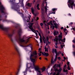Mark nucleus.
Listing matches in <instances>:
<instances>
[{"label":"nucleus","mask_w":75,"mask_h":75,"mask_svg":"<svg viewBox=\"0 0 75 75\" xmlns=\"http://www.w3.org/2000/svg\"><path fill=\"white\" fill-rule=\"evenodd\" d=\"M69 62H67V66H69Z\"/></svg>","instance_id":"obj_38"},{"label":"nucleus","mask_w":75,"mask_h":75,"mask_svg":"<svg viewBox=\"0 0 75 75\" xmlns=\"http://www.w3.org/2000/svg\"><path fill=\"white\" fill-rule=\"evenodd\" d=\"M45 22H46V21H43V23H44L45 25H46V24H45Z\"/></svg>","instance_id":"obj_44"},{"label":"nucleus","mask_w":75,"mask_h":75,"mask_svg":"<svg viewBox=\"0 0 75 75\" xmlns=\"http://www.w3.org/2000/svg\"><path fill=\"white\" fill-rule=\"evenodd\" d=\"M57 55H56L55 56V57L54 60V61H53L54 60V57H52L51 59V63H52V64H54V63L56 62V61H57Z\"/></svg>","instance_id":"obj_6"},{"label":"nucleus","mask_w":75,"mask_h":75,"mask_svg":"<svg viewBox=\"0 0 75 75\" xmlns=\"http://www.w3.org/2000/svg\"><path fill=\"white\" fill-rule=\"evenodd\" d=\"M62 56H64V54H63V53H62Z\"/></svg>","instance_id":"obj_53"},{"label":"nucleus","mask_w":75,"mask_h":75,"mask_svg":"<svg viewBox=\"0 0 75 75\" xmlns=\"http://www.w3.org/2000/svg\"><path fill=\"white\" fill-rule=\"evenodd\" d=\"M53 68H56V64H54L53 67Z\"/></svg>","instance_id":"obj_29"},{"label":"nucleus","mask_w":75,"mask_h":75,"mask_svg":"<svg viewBox=\"0 0 75 75\" xmlns=\"http://www.w3.org/2000/svg\"><path fill=\"white\" fill-rule=\"evenodd\" d=\"M37 9L38 10H40V8H39V4H38L37 5Z\"/></svg>","instance_id":"obj_21"},{"label":"nucleus","mask_w":75,"mask_h":75,"mask_svg":"<svg viewBox=\"0 0 75 75\" xmlns=\"http://www.w3.org/2000/svg\"><path fill=\"white\" fill-rule=\"evenodd\" d=\"M40 25L41 26H42L43 25V23H41L40 24Z\"/></svg>","instance_id":"obj_37"},{"label":"nucleus","mask_w":75,"mask_h":75,"mask_svg":"<svg viewBox=\"0 0 75 75\" xmlns=\"http://www.w3.org/2000/svg\"><path fill=\"white\" fill-rule=\"evenodd\" d=\"M41 53H40L38 54V55L39 56V57L41 56Z\"/></svg>","instance_id":"obj_34"},{"label":"nucleus","mask_w":75,"mask_h":75,"mask_svg":"<svg viewBox=\"0 0 75 75\" xmlns=\"http://www.w3.org/2000/svg\"><path fill=\"white\" fill-rule=\"evenodd\" d=\"M64 59H66V58H65V57H64Z\"/></svg>","instance_id":"obj_61"},{"label":"nucleus","mask_w":75,"mask_h":75,"mask_svg":"<svg viewBox=\"0 0 75 75\" xmlns=\"http://www.w3.org/2000/svg\"><path fill=\"white\" fill-rule=\"evenodd\" d=\"M31 65V64H28V65Z\"/></svg>","instance_id":"obj_60"},{"label":"nucleus","mask_w":75,"mask_h":75,"mask_svg":"<svg viewBox=\"0 0 75 75\" xmlns=\"http://www.w3.org/2000/svg\"><path fill=\"white\" fill-rule=\"evenodd\" d=\"M73 24V23L71 22L70 23V24H71H71Z\"/></svg>","instance_id":"obj_51"},{"label":"nucleus","mask_w":75,"mask_h":75,"mask_svg":"<svg viewBox=\"0 0 75 75\" xmlns=\"http://www.w3.org/2000/svg\"><path fill=\"white\" fill-rule=\"evenodd\" d=\"M29 68H33V67L31 66H30L29 67Z\"/></svg>","instance_id":"obj_40"},{"label":"nucleus","mask_w":75,"mask_h":75,"mask_svg":"<svg viewBox=\"0 0 75 75\" xmlns=\"http://www.w3.org/2000/svg\"><path fill=\"white\" fill-rule=\"evenodd\" d=\"M51 14H55V12H52V13H51Z\"/></svg>","instance_id":"obj_42"},{"label":"nucleus","mask_w":75,"mask_h":75,"mask_svg":"<svg viewBox=\"0 0 75 75\" xmlns=\"http://www.w3.org/2000/svg\"><path fill=\"white\" fill-rule=\"evenodd\" d=\"M42 39L43 40V42L44 43H49V38H48V37L47 36L46 37V39H45V38L44 36H43L42 37Z\"/></svg>","instance_id":"obj_4"},{"label":"nucleus","mask_w":75,"mask_h":75,"mask_svg":"<svg viewBox=\"0 0 75 75\" xmlns=\"http://www.w3.org/2000/svg\"><path fill=\"white\" fill-rule=\"evenodd\" d=\"M4 10V8L3 7V6L1 4V3L0 1V11L3 13V11Z\"/></svg>","instance_id":"obj_7"},{"label":"nucleus","mask_w":75,"mask_h":75,"mask_svg":"<svg viewBox=\"0 0 75 75\" xmlns=\"http://www.w3.org/2000/svg\"><path fill=\"white\" fill-rule=\"evenodd\" d=\"M32 57H34L35 58H37L38 57L37 51H34L33 52V54H31L30 57V59L31 61H32V62L33 63V65L35 69V71H36V72H38L39 73H41V71L40 70V68H39V67H38V66H35V63H34L35 62V59H34L32 58Z\"/></svg>","instance_id":"obj_1"},{"label":"nucleus","mask_w":75,"mask_h":75,"mask_svg":"<svg viewBox=\"0 0 75 75\" xmlns=\"http://www.w3.org/2000/svg\"><path fill=\"white\" fill-rule=\"evenodd\" d=\"M36 32L38 33V30H36Z\"/></svg>","instance_id":"obj_63"},{"label":"nucleus","mask_w":75,"mask_h":75,"mask_svg":"<svg viewBox=\"0 0 75 75\" xmlns=\"http://www.w3.org/2000/svg\"><path fill=\"white\" fill-rule=\"evenodd\" d=\"M62 33H61V32L60 33V35H62Z\"/></svg>","instance_id":"obj_56"},{"label":"nucleus","mask_w":75,"mask_h":75,"mask_svg":"<svg viewBox=\"0 0 75 75\" xmlns=\"http://www.w3.org/2000/svg\"><path fill=\"white\" fill-rule=\"evenodd\" d=\"M68 3H69V4L68 5V6L69 8H71L73 9V6L74 4V2L72 0H69Z\"/></svg>","instance_id":"obj_3"},{"label":"nucleus","mask_w":75,"mask_h":75,"mask_svg":"<svg viewBox=\"0 0 75 75\" xmlns=\"http://www.w3.org/2000/svg\"><path fill=\"white\" fill-rule=\"evenodd\" d=\"M16 51H17L18 53H19V51H18V49H16Z\"/></svg>","instance_id":"obj_45"},{"label":"nucleus","mask_w":75,"mask_h":75,"mask_svg":"<svg viewBox=\"0 0 75 75\" xmlns=\"http://www.w3.org/2000/svg\"><path fill=\"white\" fill-rule=\"evenodd\" d=\"M62 70V69L61 68H60L58 70V72H57L56 75H59V74H61V71Z\"/></svg>","instance_id":"obj_8"},{"label":"nucleus","mask_w":75,"mask_h":75,"mask_svg":"<svg viewBox=\"0 0 75 75\" xmlns=\"http://www.w3.org/2000/svg\"><path fill=\"white\" fill-rule=\"evenodd\" d=\"M19 41L20 42H24L25 41V40H24L23 39H19Z\"/></svg>","instance_id":"obj_20"},{"label":"nucleus","mask_w":75,"mask_h":75,"mask_svg":"<svg viewBox=\"0 0 75 75\" xmlns=\"http://www.w3.org/2000/svg\"><path fill=\"white\" fill-rule=\"evenodd\" d=\"M72 42H74V43H75V38H74V40H73Z\"/></svg>","instance_id":"obj_31"},{"label":"nucleus","mask_w":75,"mask_h":75,"mask_svg":"<svg viewBox=\"0 0 75 75\" xmlns=\"http://www.w3.org/2000/svg\"><path fill=\"white\" fill-rule=\"evenodd\" d=\"M52 52L53 54L55 52V53H56V55H57V49H55L54 50V49H53L52 51Z\"/></svg>","instance_id":"obj_14"},{"label":"nucleus","mask_w":75,"mask_h":75,"mask_svg":"<svg viewBox=\"0 0 75 75\" xmlns=\"http://www.w3.org/2000/svg\"><path fill=\"white\" fill-rule=\"evenodd\" d=\"M27 5L29 7H30L31 6V4L28 3Z\"/></svg>","instance_id":"obj_23"},{"label":"nucleus","mask_w":75,"mask_h":75,"mask_svg":"<svg viewBox=\"0 0 75 75\" xmlns=\"http://www.w3.org/2000/svg\"><path fill=\"white\" fill-rule=\"evenodd\" d=\"M25 37V39H27V42H28V41H29V40H30V39L32 38L31 37L28 38V37Z\"/></svg>","instance_id":"obj_17"},{"label":"nucleus","mask_w":75,"mask_h":75,"mask_svg":"<svg viewBox=\"0 0 75 75\" xmlns=\"http://www.w3.org/2000/svg\"><path fill=\"white\" fill-rule=\"evenodd\" d=\"M28 47H30L31 48V45H28Z\"/></svg>","instance_id":"obj_32"},{"label":"nucleus","mask_w":75,"mask_h":75,"mask_svg":"<svg viewBox=\"0 0 75 75\" xmlns=\"http://www.w3.org/2000/svg\"><path fill=\"white\" fill-rule=\"evenodd\" d=\"M41 69L42 70V72H44V71L45 70V67H43L42 69Z\"/></svg>","instance_id":"obj_22"},{"label":"nucleus","mask_w":75,"mask_h":75,"mask_svg":"<svg viewBox=\"0 0 75 75\" xmlns=\"http://www.w3.org/2000/svg\"><path fill=\"white\" fill-rule=\"evenodd\" d=\"M39 59H41V57H40L39 58Z\"/></svg>","instance_id":"obj_54"},{"label":"nucleus","mask_w":75,"mask_h":75,"mask_svg":"<svg viewBox=\"0 0 75 75\" xmlns=\"http://www.w3.org/2000/svg\"><path fill=\"white\" fill-rule=\"evenodd\" d=\"M53 75H57V74H56V72H54Z\"/></svg>","instance_id":"obj_39"},{"label":"nucleus","mask_w":75,"mask_h":75,"mask_svg":"<svg viewBox=\"0 0 75 75\" xmlns=\"http://www.w3.org/2000/svg\"><path fill=\"white\" fill-rule=\"evenodd\" d=\"M57 9L55 8H53L52 9V10L53 11H55L56 10H57Z\"/></svg>","instance_id":"obj_26"},{"label":"nucleus","mask_w":75,"mask_h":75,"mask_svg":"<svg viewBox=\"0 0 75 75\" xmlns=\"http://www.w3.org/2000/svg\"><path fill=\"white\" fill-rule=\"evenodd\" d=\"M0 28H1L2 30H5V29H6V28H4L3 26L0 25Z\"/></svg>","instance_id":"obj_15"},{"label":"nucleus","mask_w":75,"mask_h":75,"mask_svg":"<svg viewBox=\"0 0 75 75\" xmlns=\"http://www.w3.org/2000/svg\"><path fill=\"white\" fill-rule=\"evenodd\" d=\"M64 33H66V35H67V32H65V31H67V29L65 28L64 30Z\"/></svg>","instance_id":"obj_25"},{"label":"nucleus","mask_w":75,"mask_h":75,"mask_svg":"<svg viewBox=\"0 0 75 75\" xmlns=\"http://www.w3.org/2000/svg\"><path fill=\"white\" fill-rule=\"evenodd\" d=\"M27 69H28V68H27L25 71L23 72V74H24V75H25L27 74Z\"/></svg>","instance_id":"obj_18"},{"label":"nucleus","mask_w":75,"mask_h":75,"mask_svg":"<svg viewBox=\"0 0 75 75\" xmlns=\"http://www.w3.org/2000/svg\"><path fill=\"white\" fill-rule=\"evenodd\" d=\"M39 52H40V53H42L41 52V48H40L39 49Z\"/></svg>","instance_id":"obj_24"},{"label":"nucleus","mask_w":75,"mask_h":75,"mask_svg":"<svg viewBox=\"0 0 75 75\" xmlns=\"http://www.w3.org/2000/svg\"><path fill=\"white\" fill-rule=\"evenodd\" d=\"M58 67H59V68H60L61 67V65H60V64H59L57 65Z\"/></svg>","instance_id":"obj_33"},{"label":"nucleus","mask_w":75,"mask_h":75,"mask_svg":"<svg viewBox=\"0 0 75 75\" xmlns=\"http://www.w3.org/2000/svg\"><path fill=\"white\" fill-rule=\"evenodd\" d=\"M40 75H42V74H39Z\"/></svg>","instance_id":"obj_64"},{"label":"nucleus","mask_w":75,"mask_h":75,"mask_svg":"<svg viewBox=\"0 0 75 75\" xmlns=\"http://www.w3.org/2000/svg\"><path fill=\"white\" fill-rule=\"evenodd\" d=\"M53 34L55 36L57 35H58V34H59V32H58V31H54Z\"/></svg>","instance_id":"obj_12"},{"label":"nucleus","mask_w":75,"mask_h":75,"mask_svg":"<svg viewBox=\"0 0 75 75\" xmlns=\"http://www.w3.org/2000/svg\"><path fill=\"white\" fill-rule=\"evenodd\" d=\"M1 17L0 16V21H1Z\"/></svg>","instance_id":"obj_50"},{"label":"nucleus","mask_w":75,"mask_h":75,"mask_svg":"<svg viewBox=\"0 0 75 75\" xmlns=\"http://www.w3.org/2000/svg\"><path fill=\"white\" fill-rule=\"evenodd\" d=\"M33 23H31L29 24V28L33 32L35 33L36 34V35L37 36L38 35V34L37 32H36L35 30L34 29H33Z\"/></svg>","instance_id":"obj_2"},{"label":"nucleus","mask_w":75,"mask_h":75,"mask_svg":"<svg viewBox=\"0 0 75 75\" xmlns=\"http://www.w3.org/2000/svg\"><path fill=\"white\" fill-rule=\"evenodd\" d=\"M56 44H58V40H56Z\"/></svg>","instance_id":"obj_46"},{"label":"nucleus","mask_w":75,"mask_h":75,"mask_svg":"<svg viewBox=\"0 0 75 75\" xmlns=\"http://www.w3.org/2000/svg\"><path fill=\"white\" fill-rule=\"evenodd\" d=\"M8 36L10 37H11V36H12V35H11V34H9L8 35Z\"/></svg>","instance_id":"obj_36"},{"label":"nucleus","mask_w":75,"mask_h":75,"mask_svg":"<svg viewBox=\"0 0 75 75\" xmlns=\"http://www.w3.org/2000/svg\"><path fill=\"white\" fill-rule=\"evenodd\" d=\"M38 35H40V33H39Z\"/></svg>","instance_id":"obj_62"},{"label":"nucleus","mask_w":75,"mask_h":75,"mask_svg":"<svg viewBox=\"0 0 75 75\" xmlns=\"http://www.w3.org/2000/svg\"><path fill=\"white\" fill-rule=\"evenodd\" d=\"M58 59L59 60H60V59H61V57H58Z\"/></svg>","instance_id":"obj_30"},{"label":"nucleus","mask_w":75,"mask_h":75,"mask_svg":"<svg viewBox=\"0 0 75 75\" xmlns=\"http://www.w3.org/2000/svg\"><path fill=\"white\" fill-rule=\"evenodd\" d=\"M73 48H74V47H75V46L74 45H73Z\"/></svg>","instance_id":"obj_55"},{"label":"nucleus","mask_w":75,"mask_h":75,"mask_svg":"<svg viewBox=\"0 0 75 75\" xmlns=\"http://www.w3.org/2000/svg\"><path fill=\"white\" fill-rule=\"evenodd\" d=\"M31 11L33 14H34V16L35 17H36V14H34V12H35V10L34 9V8H32Z\"/></svg>","instance_id":"obj_10"},{"label":"nucleus","mask_w":75,"mask_h":75,"mask_svg":"<svg viewBox=\"0 0 75 75\" xmlns=\"http://www.w3.org/2000/svg\"><path fill=\"white\" fill-rule=\"evenodd\" d=\"M45 59L47 61L48 60V59L47 58H45Z\"/></svg>","instance_id":"obj_52"},{"label":"nucleus","mask_w":75,"mask_h":75,"mask_svg":"<svg viewBox=\"0 0 75 75\" xmlns=\"http://www.w3.org/2000/svg\"><path fill=\"white\" fill-rule=\"evenodd\" d=\"M45 52H47H47H48V48H47V47L46 46L45 47Z\"/></svg>","instance_id":"obj_19"},{"label":"nucleus","mask_w":75,"mask_h":75,"mask_svg":"<svg viewBox=\"0 0 75 75\" xmlns=\"http://www.w3.org/2000/svg\"><path fill=\"white\" fill-rule=\"evenodd\" d=\"M63 29H64V28H63V27H62L61 28V30H63Z\"/></svg>","instance_id":"obj_49"},{"label":"nucleus","mask_w":75,"mask_h":75,"mask_svg":"<svg viewBox=\"0 0 75 75\" xmlns=\"http://www.w3.org/2000/svg\"><path fill=\"white\" fill-rule=\"evenodd\" d=\"M47 4H46V5L45 7V12H47Z\"/></svg>","instance_id":"obj_16"},{"label":"nucleus","mask_w":75,"mask_h":75,"mask_svg":"<svg viewBox=\"0 0 75 75\" xmlns=\"http://www.w3.org/2000/svg\"><path fill=\"white\" fill-rule=\"evenodd\" d=\"M54 46L55 48H58V46H57V45H55Z\"/></svg>","instance_id":"obj_35"},{"label":"nucleus","mask_w":75,"mask_h":75,"mask_svg":"<svg viewBox=\"0 0 75 75\" xmlns=\"http://www.w3.org/2000/svg\"><path fill=\"white\" fill-rule=\"evenodd\" d=\"M64 41H65V38H64Z\"/></svg>","instance_id":"obj_57"},{"label":"nucleus","mask_w":75,"mask_h":75,"mask_svg":"<svg viewBox=\"0 0 75 75\" xmlns=\"http://www.w3.org/2000/svg\"><path fill=\"white\" fill-rule=\"evenodd\" d=\"M42 12H44V9H42Z\"/></svg>","instance_id":"obj_43"},{"label":"nucleus","mask_w":75,"mask_h":75,"mask_svg":"<svg viewBox=\"0 0 75 75\" xmlns=\"http://www.w3.org/2000/svg\"><path fill=\"white\" fill-rule=\"evenodd\" d=\"M69 27L68 26H67V28H68Z\"/></svg>","instance_id":"obj_58"},{"label":"nucleus","mask_w":75,"mask_h":75,"mask_svg":"<svg viewBox=\"0 0 75 75\" xmlns=\"http://www.w3.org/2000/svg\"><path fill=\"white\" fill-rule=\"evenodd\" d=\"M51 23H50V25H51V26L52 27L53 30H54V28H56L57 29V28H58V27H57V23H54V25L52 23V21H51Z\"/></svg>","instance_id":"obj_5"},{"label":"nucleus","mask_w":75,"mask_h":75,"mask_svg":"<svg viewBox=\"0 0 75 75\" xmlns=\"http://www.w3.org/2000/svg\"><path fill=\"white\" fill-rule=\"evenodd\" d=\"M40 42H42V38H40Z\"/></svg>","instance_id":"obj_27"},{"label":"nucleus","mask_w":75,"mask_h":75,"mask_svg":"<svg viewBox=\"0 0 75 75\" xmlns=\"http://www.w3.org/2000/svg\"><path fill=\"white\" fill-rule=\"evenodd\" d=\"M67 69L68 70H70V69H70V68H69V66H68V68Z\"/></svg>","instance_id":"obj_28"},{"label":"nucleus","mask_w":75,"mask_h":75,"mask_svg":"<svg viewBox=\"0 0 75 75\" xmlns=\"http://www.w3.org/2000/svg\"><path fill=\"white\" fill-rule=\"evenodd\" d=\"M58 37L60 38L59 39V41H61V40H62V35H58Z\"/></svg>","instance_id":"obj_11"},{"label":"nucleus","mask_w":75,"mask_h":75,"mask_svg":"<svg viewBox=\"0 0 75 75\" xmlns=\"http://www.w3.org/2000/svg\"><path fill=\"white\" fill-rule=\"evenodd\" d=\"M38 19H39V18H38V17H37V20H38Z\"/></svg>","instance_id":"obj_48"},{"label":"nucleus","mask_w":75,"mask_h":75,"mask_svg":"<svg viewBox=\"0 0 75 75\" xmlns=\"http://www.w3.org/2000/svg\"><path fill=\"white\" fill-rule=\"evenodd\" d=\"M58 69H56L54 70V71H57V72H58Z\"/></svg>","instance_id":"obj_41"},{"label":"nucleus","mask_w":75,"mask_h":75,"mask_svg":"<svg viewBox=\"0 0 75 75\" xmlns=\"http://www.w3.org/2000/svg\"><path fill=\"white\" fill-rule=\"evenodd\" d=\"M60 47H61L62 48H63V46L62 45H61Z\"/></svg>","instance_id":"obj_47"},{"label":"nucleus","mask_w":75,"mask_h":75,"mask_svg":"<svg viewBox=\"0 0 75 75\" xmlns=\"http://www.w3.org/2000/svg\"><path fill=\"white\" fill-rule=\"evenodd\" d=\"M57 44H58L55 43V45H57Z\"/></svg>","instance_id":"obj_59"},{"label":"nucleus","mask_w":75,"mask_h":75,"mask_svg":"<svg viewBox=\"0 0 75 75\" xmlns=\"http://www.w3.org/2000/svg\"><path fill=\"white\" fill-rule=\"evenodd\" d=\"M65 69H66V65H65L64 66V67L63 68V71H64V72H67V71H68V70H65Z\"/></svg>","instance_id":"obj_13"},{"label":"nucleus","mask_w":75,"mask_h":75,"mask_svg":"<svg viewBox=\"0 0 75 75\" xmlns=\"http://www.w3.org/2000/svg\"><path fill=\"white\" fill-rule=\"evenodd\" d=\"M42 55H44L45 57H48L49 55V54L48 53H45V52H42Z\"/></svg>","instance_id":"obj_9"}]
</instances>
